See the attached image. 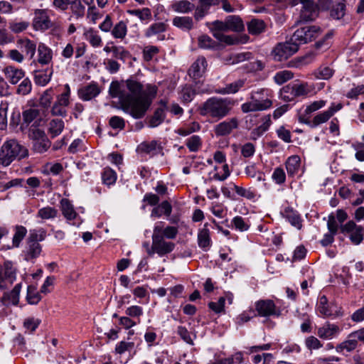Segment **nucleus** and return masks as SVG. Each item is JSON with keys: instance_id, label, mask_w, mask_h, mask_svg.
<instances>
[{"instance_id": "obj_58", "label": "nucleus", "mask_w": 364, "mask_h": 364, "mask_svg": "<svg viewBox=\"0 0 364 364\" xmlns=\"http://www.w3.org/2000/svg\"><path fill=\"white\" fill-rule=\"evenodd\" d=\"M32 90V83L29 78H24L18 86L16 93L21 95H28Z\"/></svg>"}, {"instance_id": "obj_49", "label": "nucleus", "mask_w": 364, "mask_h": 364, "mask_svg": "<svg viewBox=\"0 0 364 364\" xmlns=\"http://www.w3.org/2000/svg\"><path fill=\"white\" fill-rule=\"evenodd\" d=\"M53 99V90L52 88L48 89L41 95L39 100V104L42 107L48 109L50 107Z\"/></svg>"}, {"instance_id": "obj_8", "label": "nucleus", "mask_w": 364, "mask_h": 364, "mask_svg": "<svg viewBox=\"0 0 364 364\" xmlns=\"http://www.w3.org/2000/svg\"><path fill=\"white\" fill-rule=\"evenodd\" d=\"M321 33V29L318 26H305L298 28L291 36V41L298 47L316 39Z\"/></svg>"}, {"instance_id": "obj_12", "label": "nucleus", "mask_w": 364, "mask_h": 364, "mask_svg": "<svg viewBox=\"0 0 364 364\" xmlns=\"http://www.w3.org/2000/svg\"><path fill=\"white\" fill-rule=\"evenodd\" d=\"M340 229L342 233L349 235L351 242L355 245L360 244L363 240L364 227L357 225L353 220L341 225Z\"/></svg>"}, {"instance_id": "obj_54", "label": "nucleus", "mask_w": 364, "mask_h": 364, "mask_svg": "<svg viewBox=\"0 0 364 364\" xmlns=\"http://www.w3.org/2000/svg\"><path fill=\"white\" fill-rule=\"evenodd\" d=\"M357 345L358 341L355 338H349L348 340H346L337 346L336 349L337 352H341L344 349L350 352L356 348Z\"/></svg>"}, {"instance_id": "obj_35", "label": "nucleus", "mask_w": 364, "mask_h": 364, "mask_svg": "<svg viewBox=\"0 0 364 364\" xmlns=\"http://www.w3.org/2000/svg\"><path fill=\"white\" fill-rule=\"evenodd\" d=\"M301 159L297 155L289 156L286 161V168L289 176H294L300 167Z\"/></svg>"}, {"instance_id": "obj_29", "label": "nucleus", "mask_w": 364, "mask_h": 364, "mask_svg": "<svg viewBox=\"0 0 364 364\" xmlns=\"http://www.w3.org/2000/svg\"><path fill=\"white\" fill-rule=\"evenodd\" d=\"M283 218L287 220L291 225L300 230L302 227L301 219L297 211L291 207H287L281 212Z\"/></svg>"}, {"instance_id": "obj_56", "label": "nucleus", "mask_w": 364, "mask_h": 364, "mask_svg": "<svg viewBox=\"0 0 364 364\" xmlns=\"http://www.w3.org/2000/svg\"><path fill=\"white\" fill-rule=\"evenodd\" d=\"M58 210L52 207L47 206L42 208L38 211V217L42 219H51L57 216Z\"/></svg>"}, {"instance_id": "obj_33", "label": "nucleus", "mask_w": 364, "mask_h": 364, "mask_svg": "<svg viewBox=\"0 0 364 364\" xmlns=\"http://www.w3.org/2000/svg\"><path fill=\"white\" fill-rule=\"evenodd\" d=\"M226 19L230 31L241 32L245 30V24L239 16H228L226 17Z\"/></svg>"}, {"instance_id": "obj_62", "label": "nucleus", "mask_w": 364, "mask_h": 364, "mask_svg": "<svg viewBox=\"0 0 364 364\" xmlns=\"http://www.w3.org/2000/svg\"><path fill=\"white\" fill-rule=\"evenodd\" d=\"M29 23L27 21H11L9 23V28L14 33H19L28 28Z\"/></svg>"}, {"instance_id": "obj_21", "label": "nucleus", "mask_w": 364, "mask_h": 364, "mask_svg": "<svg viewBox=\"0 0 364 364\" xmlns=\"http://www.w3.org/2000/svg\"><path fill=\"white\" fill-rule=\"evenodd\" d=\"M248 33L252 36H259L264 33L267 25L262 19L252 17L246 23Z\"/></svg>"}, {"instance_id": "obj_15", "label": "nucleus", "mask_w": 364, "mask_h": 364, "mask_svg": "<svg viewBox=\"0 0 364 364\" xmlns=\"http://www.w3.org/2000/svg\"><path fill=\"white\" fill-rule=\"evenodd\" d=\"M301 4L302 6L300 12V18L302 21H310L316 18L318 15L316 5L313 1L309 0H292V5Z\"/></svg>"}, {"instance_id": "obj_44", "label": "nucleus", "mask_w": 364, "mask_h": 364, "mask_svg": "<svg viewBox=\"0 0 364 364\" xmlns=\"http://www.w3.org/2000/svg\"><path fill=\"white\" fill-rule=\"evenodd\" d=\"M271 120L270 117L268 116L266 117L264 122L262 124L259 125L257 128L254 129L251 132L250 138L252 140H256L257 138L261 136L265 132H267L270 126Z\"/></svg>"}, {"instance_id": "obj_28", "label": "nucleus", "mask_w": 364, "mask_h": 364, "mask_svg": "<svg viewBox=\"0 0 364 364\" xmlns=\"http://www.w3.org/2000/svg\"><path fill=\"white\" fill-rule=\"evenodd\" d=\"M53 73V66L48 67L44 70H35L33 72L35 83L40 86L46 85L50 82Z\"/></svg>"}, {"instance_id": "obj_23", "label": "nucleus", "mask_w": 364, "mask_h": 364, "mask_svg": "<svg viewBox=\"0 0 364 364\" xmlns=\"http://www.w3.org/2000/svg\"><path fill=\"white\" fill-rule=\"evenodd\" d=\"M207 66L206 59L203 56L198 57L188 70L189 76L194 79L202 77L206 70Z\"/></svg>"}, {"instance_id": "obj_11", "label": "nucleus", "mask_w": 364, "mask_h": 364, "mask_svg": "<svg viewBox=\"0 0 364 364\" xmlns=\"http://www.w3.org/2000/svg\"><path fill=\"white\" fill-rule=\"evenodd\" d=\"M16 279V270L10 262L0 264V289L6 290Z\"/></svg>"}, {"instance_id": "obj_52", "label": "nucleus", "mask_w": 364, "mask_h": 364, "mask_svg": "<svg viewBox=\"0 0 364 364\" xmlns=\"http://www.w3.org/2000/svg\"><path fill=\"white\" fill-rule=\"evenodd\" d=\"M332 116L333 111L329 109L323 112L319 113L314 117L312 124L311 126L312 127H315L321 124H323L327 122Z\"/></svg>"}, {"instance_id": "obj_10", "label": "nucleus", "mask_w": 364, "mask_h": 364, "mask_svg": "<svg viewBox=\"0 0 364 364\" xmlns=\"http://www.w3.org/2000/svg\"><path fill=\"white\" fill-rule=\"evenodd\" d=\"M299 50L298 46L291 38L284 43H278L272 50L271 55L275 61L281 62L288 59Z\"/></svg>"}, {"instance_id": "obj_64", "label": "nucleus", "mask_w": 364, "mask_h": 364, "mask_svg": "<svg viewBox=\"0 0 364 364\" xmlns=\"http://www.w3.org/2000/svg\"><path fill=\"white\" fill-rule=\"evenodd\" d=\"M159 49L155 46H146L143 50V58L146 62L151 61L154 56L159 53Z\"/></svg>"}, {"instance_id": "obj_37", "label": "nucleus", "mask_w": 364, "mask_h": 364, "mask_svg": "<svg viewBox=\"0 0 364 364\" xmlns=\"http://www.w3.org/2000/svg\"><path fill=\"white\" fill-rule=\"evenodd\" d=\"M60 205L62 213L67 220H72L76 218L77 213L69 200L63 198Z\"/></svg>"}, {"instance_id": "obj_31", "label": "nucleus", "mask_w": 364, "mask_h": 364, "mask_svg": "<svg viewBox=\"0 0 364 364\" xmlns=\"http://www.w3.org/2000/svg\"><path fill=\"white\" fill-rule=\"evenodd\" d=\"M162 148L159 144L155 140L150 142L141 143L137 148V151L141 153H144L151 156L158 154Z\"/></svg>"}, {"instance_id": "obj_40", "label": "nucleus", "mask_w": 364, "mask_h": 364, "mask_svg": "<svg viewBox=\"0 0 364 364\" xmlns=\"http://www.w3.org/2000/svg\"><path fill=\"white\" fill-rule=\"evenodd\" d=\"M69 7L72 14L77 18H81L85 16V7L82 4L80 0H68Z\"/></svg>"}, {"instance_id": "obj_26", "label": "nucleus", "mask_w": 364, "mask_h": 364, "mask_svg": "<svg viewBox=\"0 0 364 364\" xmlns=\"http://www.w3.org/2000/svg\"><path fill=\"white\" fill-rule=\"evenodd\" d=\"M6 78L12 85L17 84L20 80L25 76V72L21 68H16L13 65H8L3 70Z\"/></svg>"}, {"instance_id": "obj_16", "label": "nucleus", "mask_w": 364, "mask_h": 364, "mask_svg": "<svg viewBox=\"0 0 364 364\" xmlns=\"http://www.w3.org/2000/svg\"><path fill=\"white\" fill-rule=\"evenodd\" d=\"M46 237V231L43 228L31 229L26 237V245L28 250H41L42 247L40 242Z\"/></svg>"}, {"instance_id": "obj_22", "label": "nucleus", "mask_w": 364, "mask_h": 364, "mask_svg": "<svg viewBox=\"0 0 364 364\" xmlns=\"http://www.w3.org/2000/svg\"><path fill=\"white\" fill-rule=\"evenodd\" d=\"M340 331L341 328L338 325L326 322L318 328L317 335L322 339L328 340L336 336Z\"/></svg>"}, {"instance_id": "obj_41", "label": "nucleus", "mask_w": 364, "mask_h": 364, "mask_svg": "<svg viewBox=\"0 0 364 364\" xmlns=\"http://www.w3.org/2000/svg\"><path fill=\"white\" fill-rule=\"evenodd\" d=\"M64 122L60 119H54L49 122V133L52 138L60 135L64 129Z\"/></svg>"}, {"instance_id": "obj_45", "label": "nucleus", "mask_w": 364, "mask_h": 364, "mask_svg": "<svg viewBox=\"0 0 364 364\" xmlns=\"http://www.w3.org/2000/svg\"><path fill=\"white\" fill-rule=\"evenodd\" d=\"M127 32V26L124 21H120L116 23L112 30V35L115 38L123 39Z\"/></svg>"}, {"instance_id": "obj_36", "label": "nucleus", "mask_w": 364, "mask_h": 364, "mask_svg": "<svg viewBox=\"0 0 364 364\" xmlns=\"http://www.w3.org/2000/svg\"><path fill=\"white\" fill-rule=\"evenodd\" d=\"M245 85L244 80H237L232 83L226 85L225 87L219 89L215 91L218 94L226 95V94H235L239 91Z\"/></svg>"}, {"instance_id": "obj_4", "label": "nucleus", "mask_w": 364, "mask_h": 364, "mask_svg": "<svg viewBox=\"0 0 364 364\" xmlns=\"http://www.w3.org/2000/svg\"><path fill=\"white\" fill-rule=\"evenodd\" d=\"M28 156V150L16 139L6 140L0 149V165L9 166L14 160L18 161Z\"/></svg>"}, {"instance_id": "obj_42", "label": "nucleus", "mask_w": 364, "mask_h": 364, "mask_svg": "<svg viewBox=\"0 0 364 364\" xmlns=\"http://www.w3.org/2000/svg\"><path fill=\"white\" fill-rule=\"evenodd\" d=\"M334 70L328 66L321 65L316 69L313 75L316 79L328 80L333 75Z\"/></svg>"}, {"instance_id": "obj_63", "label": "nucleus", "mask_w": 364, "mask_h": 364, "mask_svg": "<svg viewBox=\"0 0 364 364\" xmlns=\"http://www.w3.org/2000/svg\"><path fill=\"white\" fill-rule=\"evenodd\" d=\"M233 189L237 193V194L241 197H244L247 199L252 200L255 197V193L254 191L250 189H246L243 187L237 186L233 183Z\"/></svg>"}, {"instance_id": "obj_27", "label": "nucleus", "mask_w": 364, "mask_h": 364, "mask_svg": "<svg viewBox=\"0 0 364 364\" xmlns=\"http://www.w3.org/2000/svg\"><path fill=\"white\" fill-rule=\"evenodd\" d=\"M16 45L21 53H24L26 57L31 60L35 55L36 51V44L34 41L27 38H19L16 41Z\"/></svg>"}, {"instance_id": "obj_57", "label": "nucleus", "mask_w": 364, "mask_h": 364, "mask_svg": "<svg viewBox=\"0 0 364 364\" xmlns=\"http://www.w3.org/2000/svg\"><path fill=\"white\" fill-rule=\"evenodd\" d=\"M198 245L201 248H205L210 245V235L209 230L206 228H203L198 235Z\"/></svg>"}, {"instance_id": "obj_34", "label": "nucleus", "mask_w": 364, "mask_h": 364, "mask_svg": "<svg viewBox=\"0 0 364 364\" xmlns=\"http://www.w3.org/2000/svg\"><path fill=\"white\" fill-rule=\"evenodd\" d=\"M21 289V284H17L10 292H5L2 297V301L11 303L17 305L19 301V294Z\"/></svg>"}, {"instance_id": "obj_55", "label": "nucleus", "mask_w": 364, "mask_h": 364, "mask_svg": "<svg viewBox=\"0 0 364 364\" xmlns=\"http://www.w3.org/2000/svg\"><path fill=\"white\" fill-rule=\"evenodd\" d=\"M294 77V73L289 70H282L277 72L274 77V82L278 85H282Z\"/></svg>"}, {"instance_id": "obj_18", "label": "nucleus", "mask_w": 364, "mask_h": 364, "mask_svg": "<svg viewBox=\"0 0 364 364\" xmlns=\"http://www.w3.org/2000/svg\"><path fill=\"white\" fill-rule=\"evenodd\" d=\"M167 28L168 25L166 23L155 22L144 31V36L147 38L156 36L158 41H164L166 38L164 33L167 31Z\"/></svg>"}, {"instance_id": "obj_25", "label": "nucleus", "mask_w": 364, "mask_h": 364, "mask_svg": "<svg viewBox=\"0 0 364 364\" xmlns=\"http://www.w3.org/2000/svg\"><path fill=\"white\" fill-rule=\"evenodd\" d=\"M100 93V89L96 82H91L78 90L79 97L84 101H89Z\"/></svg>"}, {"instance_id": "obj_2", "label": "nucleus", "mask_w": 364, "mask_h": 364, "mask_svg": "<svg viewBox=\"0 0 364 364\" xmlns=\"http://www.w3.org/2000/svg\"><path fill=\"white\" fill-rule=\"evenodd\" d=\"M235 105L230 98L212 97L204 102L198 108L199 114L220 120L228 116Z\"/></svg>"}, {"instance_id": "obj_47", "label": "nucleus", "mask_w": 364, "mask_h": 364, "mask_svg": "<svg viewBox=\"0 0 364 364\" xmlns=\"http://www.w3.org/2000/svg\"><path fill=\"white\" fill-rule=\"evenodd\" d=\"M26 300L28 304L35 305L41 300V296L36 287L30 285L27 288Z\"/></svg>"}, {"instance_id": "obj_50", "label": "nucleus", "mask_w": 364, "mask_h": 364, "mask_svg": "<svg viewBox=\"0 0 364 364\" xmlns=\"http://www.w3.org/2000/svg\"><path fill=\"white\" fill-rule=\"evenodd\" d=\"M318 309L320 314L325 316H331L335 314L331 309V307L328 306V301L326 296H322L320 298Z\"/></svg>"}, {"instance_id": "obj_48", "label": "nucleus", "mask_w": 364, "mask_h": 364, "mask_svg": "<svg viewBox=\"0 0 364 364\" xmlns=\"http://www.w3.org/2000/svg\"><path fill=\"white\" fill-rule=\"evenodd\" d=\"M102 179L103 183L111 186L116 182L117 174L112 168L107 167L104 168L102 173Z\"/></svg>"}, {"instance_id": "obj_53", "label": "nucleus", "mask_w": 364, "mask_h": 364, "mask_svg": "<svg viewBox=\"0 0 364 364\" xmlns=\"http://www.w3.org/2000/svg\"><path fill=\"white\" fill-rule=\"evenodd\" d=\"M40 112L38 109L30 108L23 112L22 117L23 123L29 124L39 117Z\"/></svg>"}, {"instance_id": "obj_5", "label": "nucleus", "mask_w": 364, "mask_h": 364, "mask_svg": "<svg viewBox=\"0 0 364 364\" xmlns=\"http://www.w3.org/2000/svg\"><path fill=\"white\" fill-rule=\"evenodd\" d=\"M126 87L129 92H127L134 97H146L150 99L151 104L156 95L157 89L155 86L148 85L146 90H144V85L133 77L125 81Z\"/></svg>"}, {"instance_id": "obj_19", "label": "nucleus", "mask_w": 364, "mask_h": 364, "mask_svg": "<svg viewBox=\"0 0 364 364\" xmlns=\"http://www.w3.org/2000/svg\"><path fill=\"white\" fill-rule=\"evenodd\" d=\"M238 127L237 118L233 117L228 121L220 122L214 127V132L216 136H222L230 134L232 131Z\"/></svg>"}, {"instance_id": "obj_13", "label": "nucleus", "mask_w": 364, "mask_h": 364, "mask_svg": "<svg viewBox=\"0 0 364 364\" xmlns=\"http://www.w3.org/2000/svg\"><path fill=\"white\" fill-rule=\"evenodd\" d=\"M307 94L306 85L304 84H289L281 90V97L286 102L293 101L295 98Z\"/></svg>"}, {"instance_id": "obj_38", "label": "nucleus", "mask_w": 364, "mask_h": 364, "mask_svg": "<svg viewBox=\"0 0 364 364\" xmlns=\"http://www.w3.org/2000/svg\"><path fill=\"white\" fill-rule=\"evenodd\" d=\"M346 8V0H341L331 6L330 16L334 19L339 20L344 16Z\"/></svg>"}, {"instance_id": "obj_24", "label": "nucleus", "mask_w": 364, "mask_h": 364, "mask_svg": "<svg viewBox=\"0 0 364 364\" xmlns=\"http://www.w3.org/2000/svg\"><path fill=\"white\" fill-rule=\"evenodd\" d=\"M14 235L11 240V245H7V249H17L27 235V229L21 225H16L13 227Z\"/></svg>"}, {"instance_id": "obj_51", "label": "nucleus", "mask_w": 364, "mask_h": 364, "mask_svg": "<svg viewBox=\"0 0 364 364\" xmlns=\"http://www.w3.org/2000/svg\"><path fill=\"white\" fill-rule=\"evenodd\" d=\"M196 94V90L193 89L190 85H186L181 90V99L183 102L188 103L193 100Z\"/></svg>"}, {"instance_id": "obj_30", "label": "nucleus", "mask_w": 364, "mask_h": 364, "mask_svg": "<svg viewBox=\"0 0 364 364\" xmlns=\"http://www.w3.org/2000/svg\"><path fill=\"white\" fill-rule=\"evenodd\" d=\"M53 58V51L46 44L40 43L38 47V62L41 65H48Z\"/></svg>"}, {"instance_id": "obj_17", "label": "nucleus", "mask_w": 364, "mask_h": 364, "mask_svg": "<svg viewBox=\"0 0 364 364\" xmlns=\"http://www.w3.org/2000/svg\"><path fill=\"white\" fill-rule=\"evenodd\" d=\"M271 105V100L268 99L259 100L257 99L255 95H252V101L242 104L241 106V109L244 113H247L250 112L264 110L270 107Z\"/></svg>"}, {"instance_id": "obj_46", "label": "nucleus", "mask_w": 364, "mask_h": 364, "mask_svg": "<svg viewBox=\"0 0 364 364\" xmlns=\"http://www.w3.org/2000/svg\"><path fill=\"white\" fill-rule=\"evenodd\" d=\"M129 14L138 17L141 21H150L151 20V11L149 8L141 9H132L127 11Z\"/></svg>"}, {"instance_id": "obj_6", "label": "nucleus", "mask_w": 364, "mask_h": 364, "mask_svg": "<svg viewBox=\"0 0 364 364\" xmlns=\"http://www.w3.org/2000/svg\"><path fill=\"white\" fill-rule=\"evenodd\" d=\"M32 26L35 31L41 32L50 28L54 32L58 29L55 23L50 18L49 10L46 9H36L33 11Z\"/></svg>"}, {"instance_id": "obj_59", "label": "nucleus", "mask_w": 364, "mask_h": 364, "mask_svg": "<svg viewBox=\"0 0 364 364\" xmlns=\"http://www.w3.org/2000/svg\"><path fill=\"white\" fill-rule=\"evenodd\" d=\"M126 314L134 318L137 319V323H140V316L143 314V309L141 306L134 305L128 307L125 311Z\"/></svg>"}, {"instance_id": "obj_32", "label": "nucleus", "mask_w": 364, "mask_h": 364, "mask_svg": "<svg viewBox=\"0 0 364 364\" xmlns=\"http://www.w3.org/2000/svg\"><path fill=\"white\" fill-rule=\"evenodd\" d=\"M316 56L314 52H310L303 57L297 58L288 62L287 67L300 68L312 63Z\"/></svg>"}, {"instance_id": "obj_3", "label": "nucleus", "mask_w": 364, "mask_h": 364, "mask_svg": "<svg viewBox=\"0 0 364 364\" xmlns=\"http://www.w3.org/2000/svg\"><path fill=\"white\" fill-rule=\"evenodd\" d=\"M164 224L163 222H159L154 228L152 250H173L175 247L174 243L166 242L165 238L174 239L178 232V228L173 226L164 228Z\"/></svg>"}, {"instance_id": "obj_43", "label": "nucleus", "mask_w": 364, "mask_h": 364, "mask_svg": "<svg viewBox=\"0 0 364 364\" xmlns=\"http://www.w3.org/2000/svg\"><path fill=\"white\" fill-rule=\"evenodd\" d=\"M173 9L179 13H188L194 9L193 4L187 0H181L174 2L172 4Z\"/></svg>"}, {"instance_id": "obj_1", "label": "nucleus", "mask_w": 364, "mask_h": 364, "mask_svg": "<svg viewBox=\"0 0 364 364\" xmlns=\"http://www.w3.org/2000/svg\"><path fill=\"white\" fill-rule=\"evenodd\" d=\"M109 94L112 98H119V109L136 119H142L151 106L149 98L134 97L122 89L118 81L111 82Z\"/></svg>"}, {"instance_id": "obj_39", "label": "nucleus", "mask_w": 364, "mask_h": 364, "mask_svg": "<svg viewBox=\"0 0 364 364\" xmlns=\"http://www.w3.org/2000/svg\"><path fill=\"white\" fill-rule=\"evenodd\" d=\"M173 24L183 30H191L193 26V21L189 16H176L173 19Z\"/></svg>"}, {"instance_id": "obj_20", "label": "nucleus", "mask_w": 364, "mask_h": 364, "mask_svg": "<svg viewBox=\"0 0 364 364\" xmlns=\"http://www.w3.org/2000/svg\"><path fill=\"white\" fill-rule=\"evenodd\" d=\"M159 105L160 107L155 110L154 114L149 120V127L151 128L158 127L166 118L165 111L168 109L167 102L164 100H161L159 102Z\"/></svg>"}, {"instance_id": "obj_9", "label": "nucleus", "mask_w": 364, "mask_h": 364, "mask_svg": "<svg viewBox=\"0 0 364 364\" xmlns=\"http://www.w3.org/2000/svg\"><path fill=\"white\" fill-rule=\"evenodd\" d=\"M29 137L32 141V150L35 153H45L51 146V142L45 132L40 129H31Z\"/></svg>"}, {"instance_id": "obj_14", "label": "nucleus", "mask_w": 364, "mask_h": 364, "mask_svg": "<svg viewBox=\"0 0 364 364\" xmlns=\"http://www.w3.org/2000/svg\"><path fill=\"white\" fill-rule=\"evenodd\" d=\"M255 306L259 316H279L281 314L280 309L271 299L259 300L255 302Z\"/></svg>"}, {"instance_id": "obj_60", "label": "nucleus", "mask_w": 364, "mask_h": 364, "mask_svg": "<svg viewBox=\"0 0 364 364\" xmlns=\"http://www.w3.org/2000/svg\"><path fill=\"white\" fill-rule=\"evenodd\" d=\"M201 144L200 137L193 135L187 139L186 144L191 151H197L201 146Z\"/></svg>"}, {"instance_id": "obj_7", "label": "nucleus", "mask_w": 364, "mask_h": 364, "mask_svg": "<svg viewBox=\"0 0 364 364\" xmlns=\"http://www.w3.org/2000/svg\"><path fill=\"white\" fill-rule=\"evenodd\" d=\"M208 25L213 36L220 42L225 43L227 45H235L238 43L237 38L231 35L224 34L225 32L230 31L226 18L224 21L217 20Z\"/></svg>"}, {"instance_id": "obj_61", "label": "nucleus", "mask_w": 364, "mask_h": 364, "mask_svg": "<svg viewBox=\"0 0 364 364\" xmlns=\"http://www.w3.org/2000/svg\"><path fill=\"white\" fill-rule=\"evenodd\" d=\"M273 359V355L271 353H262V355H255L252 358V361L254 364H269Z\"/></svg>"}]
</instances>
